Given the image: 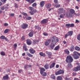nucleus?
Segmentation results:
<instances>
[{
    "instance_id": "nucleus-1",
    "label": "nucleus",
    "mask_w": 80,
    "mask_h": 80,
    "mask_svg": "<svg viewBox=\"0 0 80 80\" xmlns=\"http://www.w3.org/2000/svg\"><path fill=\"white\" fill-rule=\"evenodd\" d=\"M51 40L52 42V43L50 45V47L52 48V49H53V47L55 46L56 45V43L58 42V39L55 37H53L51 38Z\"/></svg>"
},
{
    "instance_id": "nucleus-2",
    "label": "nucleus",
    "mask_w": 80,
    "mask_h": 80,
    "mask_svg": "<svg viewBox=\"0 0 80 80\" xmlns=\"http://www.w3.org/2000/svg\"><path fill=\"white\" fill-rule=\"evenodd\" d=\"M64 73V71L63 70H59L57 72H55V74L56 75H60V74H62Z\"/></svg>"
},
{
    "instance_id": "nucleus-3",
    "label": "nucleus",
    "mask_w": 80,
    "mask_h": 80,
    "mask_svg": "<svg viewBox=\"0 0 80 80\" xmlns=\"http://www.w3.org/2000/svg\"><path fill=\"white\" fill-rule=\"evenodd\" d=\"M73 70L75 72H78V71H79V70H80V65L74 68H73Z\"/></svg>"
},
{
    "instance_id": "nucleus-4",
    "label": "nucleus",
    "mask_w": 80,
    "mask_h": 80,
    "mask_svg": "<svg viewBox=\"0 0 80 80\" xmlns=\"http://www.w3.org/2000/svg\"><path fill=\"white\" fill-rule=\"evenodd\" d=\"M66 16L68 18H71L72 17V14L70 12H68L67 13Z\"/></svg>"
},
{
    "instance_id": "nucleus-5",
    "label": "nucleus",
    "mask_w": 80,
    "mask_h": 80,
    "mask_svg": "<svg viewBox=\"0 0 80 80\" xmlns=\"http://www.w3.org/2000/svg\"><path fill=\"white\" fill-rule=\"evenodd\" d=\"M46 55H48L49 58H51L52 57V52H48V51H46Z\"/></svg>"
},
{
    "instance_id": "nucleus-6",
    "label": "nucleus",
    "mask_w": 80,
    "mask_h": 80,
    "mask_svg": "<svg viewBox=\"0 0 80 80\" xmlns=\"http://www.w3.org/2000/svg\"><path fill=\"white\" fill-rule=\"evenodd\" d=\"M66 60H73V59L72 56H68L67 57Z\"/></svg>"
},
{
    "instance_id": "nucleus-7",
    "label": "nucleus",
    "mask_w": 80,
    "mask_h": 80,
    "mask_svg": "<svg viewBox=\"0 0 80 80\" xmlns=\"http://www.w3.org/2000/svg\"><path fill=\"white\" fill-rule=\"evenodd\" d=\"M52 41L51 40V38L50 39H48L45 42V45L46 46H48L49 44H50V41Z\"/></svg>"
},
{
    "instance_id": "nucleus-8",
    "label": "nucleus",
    "mask_w": 80,
    "mask_h": 80,
    "mask_svg": "<svg viewBox=\"0 0 80 80\" xmlns=\"http://www.w3.org/2000/svg\"><path fill=\"white\" fill-rule=\"evenodd\" d=\"M28 27V25L26 24H23V25H21V28L23 29H25L27 28Z\"/></svg>"
},
{
    "instance_id": "nucleus-9",
    "label": "nucleus",
    "mask_w": 80,
    "mask_h": 80,
    "mask_svg": "<svg viewBox=\"0 0 80 80\" xmlns=\"http://www.w3.org/2000/svg\"><path fill=\"white\" fill-rule=\"evenodd\" d=\"M74 54L73 55V57H74V59L75 60H76L77 59H78V58H79V57L76 54V53H75V52H73Z\"/></svg>"
},
{
    "instance_id": "nucleus-10",
    "label": "nucleus",
    "mask_w": 80,
    "mask_h": 80,
    "mask_svg": "<svg viewBox=\"0 0 80 80\" xmlns=\"http://www.w3.org/2000/svg\"><path fill=\"white\" fill-rule=\"evenodd\" d=\"M29 51L32 54H34V53H35V50H34L32 48L30 49L29 50Z\"/></svg>"
},
{
    "instance_id": "nucleus-11",
    "label": "nucleus",
    "mask_w": 80,
    "mask_h": 80,
    "mask_svg": "<svg viewBox=\"0 0 80 80\" xmlns=\"http://www.w3.org/2000/svg\"><path fill=\"white\" fill-rule=\"evenodd\" d=\"M51 4L49 3L45 5V7L46 8H50L51 7Z\"/></svg>"
},
{
    "instance_id": "nucleus-12",
    "label": "nucleus",
    "mask_w": 80,
    "mask_h": 80,
    "mask_svg": "<svg viewBox=\"0 0 80 80\" xmlns=\"http://www.w3.org/2000/svg\"><path fill=\"white\" fill-rule=\"evenodd\" d=\"M55 62H53L50 65L49 68H54L55 67Z\"/></svg>"
},
{
    "instance_id": "nucleus-13",
    "label": "nucleus",
    "mask_w": 80,
    "mask_h": 80,
    "mask_svg": "<svg viewBox=\"0 0 80 80\" xmlns=\"http://www.w3.org/2000/svg\"><path fill=\"white\" fill-rule=\"evenodd\" d=\"M9 78L8 75V74L4 76L3 77V80H8Z\"/></svg>"
},
{
    "instance_id": "nucleus-14",
    "label": "nucleus",
    "mask_w": 80,
    "mask_h": 80,
    "mask_svg": "<svg viewBox=\"0 0 80 80\" xmlns=\"http://www.w3.org/2000/svg\"><path fill=\"white\" fill-rule=\"evenodd\" d=\"M45 5V1H42L40 2V5L41 7H43Z\"/></svg>"
},
{
    "instance_id": "nucleus-15",
    "label": "nucleus",
    "mask_w": 80,
    "mask_h": 80,
    "mask_svg": "<svg viewBox=\"0 0 80 80\" xmlns=\"http://www.w3.org/2000/svg\"><path fill=\"white\" fill-rule=\"evenodd\" d=\"M28 45H31V43H32V41L30 40L29 39H28L26 41Z\"/></svg>"
},
{
    "instance_id": "nucleus-16",
    "label": "nucleus",
    "mask_w": 80,
    "mask_h": 80,
    "mask_svg": "<svg viewBox=\"0 0 80 80\" xmlns=\"http://www.w3.org/2000/svg\"><path fill=\"white\" fill-rule=\"evenodd\" d=\"M47 19H43L42 21H41L42 23H43V24H44L45 23H47Z\"/></svg>"
},
{
    "instance_id": "nucleus-17",
    "label": "nucleus",
    "mask_w": 80,
    "mask_h": 80,
    "mask_svg": "<svg viewBox=\"0 0 80 80\" xmlns=\"http://www.w3.org/2000/svg\"><path fill=\"white\" fill-rule=\"evenodd\" d=\"M59 12L60 13H64L65 12V10L63 8H60L59 9Z\"/></svg>"
},
{
    "instance_id": "nucleus-18",
    "label": "nucleus",
    "mask_w": 80,
    "mask_h": 80,
    "mask_svg": "<svg viewBox=\"0 0 80 80\" xmlns=\"http://www.w3.org/2000/svg\"><path fill=\"white\" fill-rule=\"evenodd\" d=\"M69 12L72 14H73L75 13V10L73 9H70L69 10Z\"/></svg>"
},
{
    "instance_id": "nucleus-19",
    "label": "nucleus",
    "mask_w": 80,
    "mask_h": 80,
    "mask_svg": "<svg viewBox=\"0 0 80 80\" xmlns=\"http://www.w3.org/2000/svg\"><path fill=\"white\" fill-rule=\"evenodd\" d=\"M39 55H40V56H41L42 57H45L46 56V55L45 54V53H43L42 52H40Z\"/></svg>"
},
{
    "instance_id": "nucleus-20",
    "label": "nucleus",
    "mask_w": 80,
    "mask_h": 80,
    "mask_svg": "<svg viewBox=\"0 0 80 80\" xmlns=\"http://www.w3.org/2000/svg\"><path fill=\"white\" fill-rule=\"evenodd\" d=\"M74 48H75V47H74V46H73V45L71 46V48H70L71 52H73V51L74 50Z\"/></svg>"
},
{
    "instance_id": "nucleus-21",
    "label": "nucleus",
    "mask_w": 80,
    "mask_h": 80,
    "mask_svg": "<svg viewBox=\"0 0 80 80\" xmlns=\"http://www.w3.org/2000/svg\"><path fill=\"white\" fill-rule=\"evenodd\" d=\"M44 67L45 69H48L49 68V65L48 64H46L44 66Z\"/></svg>"
},
{
    "instance_id": "nucleus-22",
    "label": "nucleus",
    "mask_w": 80,
    "mask_h": 80,
    "mask_svg": "<svg viewBox=\"0 0 80 80\" xmlns=\"http://www.w3.org/2000/svg\"><path fill=\"white\" fill-rule=\"evenodd\" d=\"M40 73H42L43 72L45 71V69L43 68H41L40 69Z\"/></svg>"
},
{
    "instance_id": "nucleus-23",
    "label": "nucleus",
    "mask_w": 80,
    "mask_h": 80,
    "mask_svg": "<svg viewBox=\"0 0 80 80\" xmlns=\"http://www.w3.org/2000/svg\"><path fill=\"white\" fill-rule=\"evenodd\" d=\"M68 33L69 36H72L73 35V31H69L68 32Z\"/></svg>"
},
{
    "instance_id": "nucleus-24",
    "label": "nucleus",
    "mask_w": 80,
    "mask_h": 80,
    "mask_svg": "<svg viewBox=\"0 0 80 80\" xmlns=\"http://www.w3.org/2000/svg\"><path fill=\"white\" fill-rule=\"evenodd\" d=\"M28 35L30 37H33V32L32 31L31 32H30L29 33Z\"/></svg>"
},
{
    "instance_id": "nucleus-25",
    "label": "nucleus",
    "mask_w": 80,
    "mask_h": 80,
    "mask_svg": "<svg viewBox=\"0 0 80 80\" xmlns=\"http://www.w3.org/2000/svg\"><path fill=\"white\" fill-rule=\"evenodd\" d=\"M41 74L43 77H46L47 76V73L45 72H43L41 73Z\"/></svg>"
},
{
    "instance_id": "nucleus-26",
    "label": "nucleus",
    "mask_w": 80,
    "mask_h": 80,
    "mask_svg": "<svg viewBox=\"0 0 80 80\" xmlns=\"http://www.w3.org/2000/svg\"><path fill=\"white\" fill-rule=\"evenodd\" d=\"M27 55L28 56V57H33V55H32L28 52H27Z\"/></svg>"
},
{
    "instance_id": "nucleus-27",
    "label": "nucleus",
    "mask_w": 80,
    "mask_h": 80,
    "mask_svg": "<svg viewBox=\"0 0 80 80\" xmlns=\"http://www.w3.org/2000/svg\"><path fill=\"white\" fill-rule=\"evenodd\" d=\"M60 48V46H57L54 49V50H58Z\"/></svg>"
},
{
    "instance_id": "nucleus-28",
    "label": "nucleus",
    "mask_w": 80,
    "mask_h": 80,
    "mask_svg": "<svg viewBox=\"0 0 80 80\" xmlns=\"http://www.w3.org/2000/svg\"><path fill=\"white\" fill-rule=\"evenodd\" d=\"M10 32V29H6L4 32V33H7Z\"/></svg>"
},
{
    "instance_id": "nucleus-29",
    "label": "nucleus",
    "mask_w": 80,
    "mask_h": 80,
    "mask_svg": "<svg viewBox=\"0 0 80 80\" xmlns=\"http://www.w3.org/2000/svg\"><path fill=\"white\" fill-rule=\"evenodd\" d=\"M62 77L61 76H58L57 77V80H62Z\"/></svg>"
},
{
    "instance_id": "nucleus-30",
    "label": "nucleus",
    "mask_w": 80,
    "mask_h": 80,
    "mask_svg": "<svg viewBox=\"0 0 80 80\" xmlns=\"http://www.w3.org/2000/svg\"><path fill=\"white\" fill-rule=\"evenodd\" d=\"M65 52L66 53H67V54H68V55L69 54V53H70L69 51L67 49H66L65 50Z\"/></svg>"
},
{
    "instance_id": "nucleus-31",
    "label": "nucleus",
    "mask_w": 80,
    "mask_h": 80,
    "mask_svg": "<svg viewBox=\"0 0 80 80\" xmlns=\"http://www.w3.org/2000/svg\"><path fill=\"white\" fill-rule=\"evenodd\" d=\"M51 78H52V79H53L54 80L55 79V77L53 74H52L51 76Z\"/></svg>"
},
{
    "instance_id": "nucleus-32",
    "label": "nucleus",
    "mask_w": 80,
    "mask_h": 80,
    "mask_svg": "<svg viewBox=\"0 0 80 80\" xmlns=\"http://www.w3.org/2000/svg\"><path fill=\"white\" fill-rule=\"evenodd\" d=\"M13 46L14 49L15 50L17 48V44H13Z\"/></svg>"
},
{
    "instance_id": "nucleus-33",
    "label": "nucleus",
    "mask_w": 80,
    "mask_h": 80,
    "mask_svg": "<svg viewBox=\"0 0 80 80\" xmlns=\"http://www.w3.org/2000/svg\"><path fill=\"white\" fill-rule=\"evenodd\" d=\"M64 16H65V14H62L60 15L59 17L61 18H63L64 17Z\"/></svg>"
},
{
    "instance_id": "nucleus-34",
    "label": "nucleus",
    "mask_w": 80,
    "mask_h": 80,
    "mask_svg": "<svg viewBox=\"0 0 80 80\" xmlns=\"http://www.w3.org/2000/svg\"><path fill=\"white\" fill-rule=\"evenodd\" d=\"M75 49L76 50L78 51V50H80V48L78 46H76L75 47Z\"/></svg>"
},
{
    "instance_id": "nucleus-35",
    "label": "nucleus",
    "mask_w": 80,
    "mask_h": 80,
    "mask_svg": "<svg viewBox=\"0 0 80 80\" xmlns=\"http://www.w3.org/2000/svg\"><path fill=\"white\" fill-rule=\"evenodd\" d=\"M5 37L4 36H1L0 38L2 40L5 39Z\"/></svg>"
},
{
    "instance_id": "nucleus-36",
    "label": "nucleus",
    "mask_w": 80,
    "mask_h": 80,
    "mask_svg": "<svg viewBox=\"0 0 80 80\" xmlns=\"http://www.w3.org/2000/svg\"><path fill=\"white\" fill-rule=\"evenodd\" d=\"M1 54L2 56H4V55H5V53L3 52H1Z\"/></svg>"
},
{
    "instance_id": "nucleus-37",
    "label": "nucleus",
    "mask_w": 80,
    "mask_h": 80,
    "mask_svg": "<svg viewBox=\"0 0 80 80\" xmlns=\"http://www.w3.org/2000/svg\"><path fill=\"white\" fill-rule=\"evenodd\" d=\"M29 9L30 10H31L32 12H33V10L34 8L32 7H29Z\"/></svg>"
},
{
    "instance_id": "nucleus-38",
    "label": "nucleus",
    "mask_w": 80,
    "mask_h": 80,
    "mask_svg": "<svg viewBox=\"0 0 80 80\" xmlns=\"http://www.w3.org/2000/svg\"><path fill=\"white\" fill-rule=\"evenodd\" d=\"M27 20H31L32 19V17H28L26 18Z\"/></svg>"
},
{
    "instance_id": "nucleus-39",
    "label": "nucleus",
    "mask_w": 80,
    "mask_h": 80,
    "mask_svg": "<svg viewBox=\"0 0 80 80\" xmlns=\"http://www.w3.org/2000/svg\"><path fill=\"white\" fill-rule=\"evenodd\" d=\"M66 62H67V63H71V62H73V60H66Z\"/></svg>"
},
{
    "instance_id": "nucleus-40",
    "label": "nucleus",
    "mask_w": 80,
    "mask_h": 80,
    "mask_svg": "<svg viewBox=\"0 0 80 80\" xmlns=\"http://www.w3.org/2000/svg\"><path fill=\"white\" fill-rule=\"evenodd\" d=\"M22 15H24V16H27V13H25L24 12H23L22 13Z\"/></svg>"
},
{
    "instance_id": "nucleus-41",
    "label": "nucleus",
    "mask_w": 80,
    "mask_h": 80,
    "mask_svg": "<svg viewBox=\"0 0 80 80\" xmlns=\"http://www.w3.org/2000/svg\"><path fill=\"white\" fill-rule=\"evenodd\" d=\"M55 7H56V8H59V7H60V5L59 4L58 5H55Z\"/></svg>"
},
{
    "instance_id": "nucleus-42",
    "label": "nucleus",
    "mask_w": 80,
    "mask_h": 80,
    "mask_svg": "<svg viewBox=\"0 0 80 80\" xmlns=\"http://www.w3.org/2000/svg\"><path fill=\"white\" fill-rule=\"evenodd\" d=\"M37 43V40H34L33 41V43L34 44H35Z\"/></svg>"
},
{
    "instance_id": "nucleus-43",
    "label": "nucleus",
    "mask_w": 80,
    "mask_h": 80,
    "mask_svg": "<svg viewBox=\"0 0 80 80\" xmlns=\"http://www.w3.org/2000/svg\"><path fill=\"white\" fill-rule=\"evenodd\" d=\"M24 50L25 51H28V49L26 47H24Z\"/></svg>"
},
{
    "instance_id": "nucleus-44",
    "label": "nucleus",
    "mask_w": 80,
    "mask_h": 80,
    "mask_svg": "<svg viewBox=\"0 0 80 80\" xmlns=\"http://www.w3.org/2000/svg\"><path fill=\"white\" fill-rule=\"evenodd\" d=\"M74 52H75V53L76 54L78 55L79 56L80 55V53L76 51H74Z\"/></svg>"
},
{
    "instance_id": "nucleus-45",
    "label": "nucleus",
    "mask_w": 80,
    "mask_h": 80,
    "mask_svg": "<svg viewBox=\"0 0 80 80\" xmlns=\"http://www.w3.org/2000/svg\"><path fill=\"white\" fill-rule=\"evenodd\" d=\"M74 24H70V27H74Z\"/></svg>"
},
{
    "instance_id": "nucleus-46",
    "label": "nucleus",
    "mask_w": 80,
    "mask_h": 80,
    "mask_svg": "<svg viewBox=\"0 0 80 80\" xmlns=\"http://www.w3.org/2000/svg\"><path fill=\"white\" fill-rule=\"evenodd\" d=\"M22 69H20L18 70V72L19 73H21V72H22Z\"/></svg>"
},
{
    "instance_id": "nucleus-47",
    "label": "nucleus",
    "mask_w": 80,
    "mask_h": 80,
    "mask_svg": "<svg viewBox=\"0 0 80 80\" xmlns=\"http://www.w3.org/2000/svg\"><path fill=\"white\" fill-rule=\"evenodd\" d=\"M35 2V0H31L30 4H32V3H33Z\"/></svg>"
},
{
    "instance_id": "nucleus-48",
    "label": "nucleus",
    "mask_w": 80,
    "mask_h": 80,
    "mask_svg": "<svg viewBox=\"0 0 80 80\" xmlns=\"http://www.w3.org/2000/svg\"><path fill=\"white\" fill-rule=\"evenodd\" d=\"M68 67H69L70 68H71V67H72V64H69L68 65Z\"/></svg>"
},
{
    "instance_id": "nucleus-49",
    "label": "nucleus",
    "mask_w": 80,
    "mask_h": 80,
    "mask_svg": "<svg viewBox=\"0 0 80 80\" xmlns=\"http://www.w3.org/2000/svg\"><path fill=\"white\" fill-rule=\"evenodd\" d=\"M43 35H44V36H47L48 35V34H47V32H44L43 33Z\"/></svg>"
},
{
    "instance_id": "nucleus-50",
    "label": "nucleus",
    "mask_w": 80,
    "mask_h": 80,
    "mask_svg": "<svg viewBox=\"0 0 80 80\" xmlns=\"http://www.w3.org/2000/svg\"><path fill=\"white\" fill-rule=\"evenodd\" d=\"M7 7V5L4 6V7H5V9L6 10H7L8 9V7Z\"/></svg>"
},
{
    "instance_id": "nucleus-51",
    "label": "nucleus",
    "mask_w": 80,
    "mask_h": 80,
    "mask_svg": "<svg viewBox=\"0 0 80 80\" xmlns=\"http://www.w3.org/2000/svg\"><path fill=\"white\" fill-rule=\"evenodd\" d=\"M15 7L16 8H18V6L17 4H15Z\"/></svg>"
},
{
    "instance_id": "nucleus-52",
    "label": "nucleus",
    "mask_w": 80,
    "mask_h": 80,
    "mask_svg": "<svg viewBox=\"0 0 80 80\" xmlns=\"http://www.w3.org/2000/svg\"><path fill=\"white\" fill-rule=\"evenodd\" d=\"M32 7H35V6H37V4L36 3H34L33 4H32Z\"/></svg>"
},
{
    "instance_id": "nucleus-53",
    "label": "nucleus",
    "mask_w": 80,
    "mask_h": 80,
    "mask_svg": "<svg viewBox=\"0 0 80 80\" xmlns=\"http://www.w3.org/2000/svg\"><path fill=\"white\" fill-rule=\"evenodd\" d=\"M14 15H15L14 13H11L10 14V17H14Z\"/></svg>"
},
{
    "instance_id": "nucleus-54",
    "label": "nucleus",
    "mask_w": 80,
    "mask_h": 80,
    "mask_svg": "<svg viewBox=\"0 0 80 80\" xmlns=\"http://www.w3.org/2000/svg\"><path fill=\"white\" fill-rule=\"evenodd\" d=\"M71 79H72V78H65V80H71Z\"/></svg>"
},
{
    "instance_id": "nucleus-55",
    "label": "nucleus",
    "mask_w": 80,
    "mask_h": 80,
    "mask_svg": "<svg viewBox=\"0 0 80 80\" xmlns=\"http://www.w3.org/2000/svg\"><path fill=\"white\" fill-rule=\"evenodd\" d=\"M29 13H30L31 14V15H33V14H34V12L32 11L29 12Z\"/></svg>"
},
{
    "instance_id": "nucleus-56",
    "label": "nucleus",
    "mask_w": 80,
    "mask_h": 80,
    "mask_svg": "<svg viewBox=\"0 0 80 80\" xmlns=\"http://www.w3.org/2000/svg\"><path fill=\"white\" fill-rule=\"evenodd\" d=\"M4 26H5V27L7 26H8V24L7 23H5L4 24Z\"/></svg>"
},
{
    "instance_id": "nucleus-57",
    "label": "nucleus",
    "mask_w": 80,
    "mask_h": 80,
    "mask_svg": "<svg viewBox=\"0 0 80 80\" xmlns=\"http://www.w3.org/2000/svg\"><path fill=\"white\" fill-rule=\"evenodd\" d=\"M68 36H69V35H68V33H67L65 35V38H67V37Z\"/></svg>"
},
{
    "instance_id": "nucleus-58",
    "label": "nucleus",
    "mask_w": 80,
    "mask_h": 80,
    "mask_svg": "<svg viewBox=\"0 0 80 80\" xmlns=\"http://www.w3.org/2000/svg\"><path fill=\"white\" fill-rule=\"evenodd\" d=\"M32 12H33V13H36V12H37V10H33L32 11Z\"/></svg>"
},
{
    "instance_id": "nucleus-59",
    "label": "nucleus",
    "mask_w": 80,
    "mask_h": 80,
    "mask_svg": "<svg viewBox=\"0 0 80 80\" xmlns=\"http://www.w3.org/2000/svg\"><path fill=\"white\" fill-rule=\"evenodd\" d=\"M26 60H30V58L28 57H27L26 58Z\"/></svg>"
},
{
    "instance_id": "nucleus-60",
    "label": "nucleus",
    "mask_w": 80,
    "mask_h": 80,
    "mask_svg": "<svg viewBox=\"0 0 80 80\" xmlns=\"http://www.w3.org/2000/svg\"><path fill=\"white\" fill-rule=\"evenodd\" d=\"M24 68H25V69H27V68H28V65H26L24 66Z\"/></svg>"
},
{
    "instance_id": "nucleus-61",
    "label": "nucleus",
    "mask_w": 80,
    "mask_h": 80,
    "mask_svg": "<svg viewBox=\"0 0 80 80\" xmlns=\"http://www.w3.org/2000/svg\"><path fill=\"white\" fill-rule=\"evenodd\" d=\"M1 10H3L5 9V8L4 7H2L1 8Z\"/></svg>"
},
{
    "instance_id": "nucleus-62",
    "label": "nucleus",
    "mask_w": 80,
    "mask_h": 80,
    "mask_svg": "<svg viewBox=\"0 0 80 80\" xmlns=\"http://www.w3.org/2000/svg\"><path fill=\"white\" fill-rule=\"evenodd\" d=\"M66 25L67 27H70V24H66Z\"/></svg>"
},
{
    "instance_id": "nucleus-63",
    "label": "nucleus",
    "mask_w": 80,
    "mask_h": 80,
    "mask_svg": "<svg viewBox=\"0 0 80 80\" xmlns=\"http://www.w3.org/2000/svg\"><path fill=\"white\" fill-rule=\"evenodd\" d=\"M28 68H30L32 67V65H28Z\"/></svg>"
},
{
    "instance_id": "nucleus-64",
    "label": "nucleus",
    "mask_w": 80,
    "mask_h": 80,
    "mask_svg": "<svg viewBox=\"0 0 80 80\" xmlns=\"http://www.w3.org/2000/svg\"><path fill=\"white\" fill-rule=\"evenodd\" d=\"M22 40H25V38L23 37V36L22 37Z\"/></svg>"
}]
</instances>
